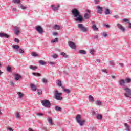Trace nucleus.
Segmentation results:
<instances>
[{
    "instance_id": "obj_1",
    "label": "nucleus",
    "mask_w": 131,
    "mask_h": 131,
    "mask_svg": "<svg viewBox=\"0 0 131 131\" xmlns=\"http://www.w3.org/2000/svg\"><path fill=\"white\" fill-rule=\"evenodd\" d=\"M72 14L73 16L74 17L75 21L76 22H79V23H81L82 22V16L80 15V13L78 11V10L76 9H73L72 10Z\"/></svg>"
},
{
    "instance_id": "obj_2",
    "label": "nucleus",
    "mask_w": 131,
    "mask_h": 131,
    "mask_svg": "<svg viewBox=\"0 0 131 131\" xmlns=\"http://www.w3.org/2000/svg\"><path fill=\"white\" fill-rule=\"evenodd\" d=\"M62 95H63V93L59 92L58 90L54 91V98L56 99V100H57L58 101H61L63 100Z\"/></svg>"
},
{
    "instance_id": "obj_3",
    "label": "nucleus",
    "mask_w": 131,
    "mask_h": 131,
    "mask_svg": "<svg viewBox=\"0 0 131 131\" xmlns=\"http://www.w3.org/2000/svg\"><path fill=\"white\" fill-rule=\"evenodd\" d=\"M76 120L78 123L81 126L84 125L85 120L81 119V115L78 114L76 117Z\"/></svg>"
},
{
    "instance_id": "obj_4",
    "label": "nucleus",
    "mask_w": 131,
    "mask_h": 131,
    "mask_svg": "<svg viewBox=\"0 0 131 131\" xmlns=\"http://www.w3.org/2000/svg\"><path fill=\"white\" fill-rule=\"evenodd\" d=\"M77 26L79 30L82 32H86L87 31H89V29L84 27L82 24H79Z\"/></svg>"
},
{
    "instance_id": "obj_5",
    "label": "nucleus",
    "mask_w": 131,
    "mask_h": 131,
    "mask_svg": "<svg viewBox=\"0 0 131 131\" xmlns=\"http://www.w3.org/2000/svg\"><path fill=\"white\" fill-rule=\"evenodd\" d=\"M125 93H124V96L128 98H131V90L130 89L126 87L124 89Z\"/></svg>"
},
{
    "instance_id": "obj_6",
    "label": "nucleus",
    "mask_w": 131,
    "mask_h": 131,
    "mask_svg": "<svg viewBox=\"0 0 131 131\" xmlns=\"http://www.w3.org/2000/svg\"><path fill=\"white\" fill-rule=\"evenodd\" d=\"M41 104L44 107L50 108L51 107V103L48 100H42Z\"/></svg>"
},
{
    "instance_id": "obj_7",
    "label": "nucleus",
    "mask_w": 131,
    "mask_h": 131,
    "mask_svg": "<svg viewBox=\"0 0 131 131\" xmlns=\"http://www.w3.org/2000/svg\"><path fill=\"white\" fill-rule=\"evenodd\" d=\"M87 13H85L84 15V19H89L90 17H91V11L89 10H86Z\"/></svg>"
},
{
    "instance_id": "obj_8",
    "label": "nucleus",
    "mask_w": 131,
    "mask_h": 131,
    "mask_svg": "<svg viewBox=\"0 0 131 131\" xmlns=\"http://www.w3.org/2000/svg\"><path fill=\"white\" fill-rule=\"evenodd\" d=\"M36 30L38 32V33L41 34L43 32V29L41 28V26H40L36 27Z\"/></svg>"
},
{
    "instance_id": "obj_9",
    "label": "nucleus",
    "mask_w": 131,
    "mask_h": 131,
    "mask_svg": "<svg viewBox=\"0 0 131 131\" xmlns=\"http://www.w3.org/2000/svg\"><path fill=\"white\" fill-rule=\"evenodd\" d=\"M69 47L71 48V49H75L76 45H75V43L72 41H70L69 43Z\"/></svg>"
},
{
    "instance_id": "obj_10",
    "label": "nucleus",
    "mask_w": 131,
    "mask_h": 131,
    "mask_svg": "<svg viewBox=\"0 0 131 131\" xmlns=\"http://www.w3.org/2000/svg\"><path fill=\"white\" fill-rule=\"evenodd\" d=\"M0 37H5L6 38H9V37H10V35L3 33H0Z\"/></svg>"
},
{
    "instance_id": "obj_11",
    "label": "nucleus",
    "mask_w": 131,
    "mask_h": 131,
    "mask_svg": "<svg viewBox=\"0 0 131 131\" xmlns=\"http://www.w3.org/2000/svg\"><path fill=\"white\" fill-rule=\"evenodd\" d=\"M51 8H52V10L54 11H58L59 10V8H60V5H58L57 7H55V5H51Z\"/></svg>"
},
{
    "instance_id": "obj_12",
    "label": "nucleus",
    "mask_w": 131,
    "mask_h": 131,
    "mask_svg": "<svg viewBox=\"0 0 131 131\" xmlns=\"http://www.w3.org/2000/svg\"><path fill=\"white\" fill-rule=\"evenodd\" d=\"M117 26L119 29H120L122 31H125V29L120 24H117Z\"/></svg>"
},
{
    "instance_id": "obj_13",
    "label": "nucleus",
    "mask_w": 131,
    "mask_h": 131,
    "mask_svg": "<svg viewBox=\"0 0 131 131\" xmlns=\"http://www.w3.org/2000/svg\"><path fill=\"white\" fill-rule=\"evenodd\" d=\"M31 89L34 92L36 91V86L34 84H31Z\"/></svg>"
},
{
    "instance_id": "obj_14",
    "label": "nucleus",
    "mask_w": 131,
    "mask_h": 131,
    "mask_svg": "<svg viewBox=\"0 0 131 131\" xmlns=\"http://www.w3.org/2000/svg\"><path fill=\"white\" fill-rule=\"evenodd\" d=\"M124 126L126 127L125 128L126 131H130V127L128 126V124H127V123H125Z\"/></svg>"
},
{
    "instance_id": "obj_15",
    "label": "nucleus",
    "mask_w": 131,
    "mask_h": 131,
    "mask_svg": "<svg viewBox=\"0 0 131 131\" xmlns=\"http://www.w3.org/2000/svg\"><path fill=\"white\" fill-rule=\"evenodd\" d=\"M18 7H19V8L21 9L22 10H26V8H27V6H24L23 4H19Z\"/></svg>"
},
{
    "instance_id": "obj_16",
    "label": "nucleus",
    "mask_w": 131,
    "mask_h": 131,
    "mask_svg": "<svg viewBox=\"0 0 131 131\" xmlns=\"http://www.w3.org/2000/svg\"><path fill=\"white\" fill-rule=\"evenodd\" d=\"M22 77L20 75L16 74L15 75V80H19L20 78Z\"/></svg>"
},
{
    "instance_id": "obj_17",
    "label": "nucleus",
    "mask_w": 131,
    "mask_h": 131,
    "mask_svg": "<svg viewBox=\"0 0 131 131\" xmlns=\"http://www.w3.org/2000/svg\"><path fill=\"white\" fill-rule=\"evenodd\" d=\"M96 118H97V119H99V120H101V119L103 118V116H102L101 114H97Z\"/></svg>"
},
{
    "instance_id": "obj_18",
    "label": "nucleus",
    "mask_w": 131,
    "mask_h": 131,
    "mask_svg": "<svg viewBox=\"0 0 131 131\" xmlns=\"http://www.w3.org/2000/svg\"><path fill=\"white\" fill-rule=\"evenodd\" d=\"M92 27L94 31H98V30H99V29L97 27L96 25H94Z\"/></svg>"
},
{
    "instance_id": "obj_19",
    "label": "nucleus",
    "mask_w": 131,
    "mask_h": 131,
    "mask_svg": "<svg viewBox=\"0 0 131 131\" xmlns=\"http://www.w3.org/2000/svg\"><path fill=\"white\" fill-rule=\"evenodd\" d=\"M48 122L50 124V125H53V120H52V118H48Z\"/></svg>"
},
{
    "instance_id": "obj_20",
    "label": "nucleus",
    "mask_w": 131,
    "mask_h": 131,
    "mask_svg": "<svg viewBox=\"0 0 131 131\" xmlns=\"http://www.w3.org/2000/svg\"><path fill=\"white\" fill-rule=\"evenodd\" d=\"M125 83V80H121L120 81V85L123 86V85H124Z\"/></svg>"
},
{
    "instance_id": "obj_21",
    "label": "nucleus",
    "mask_w": 131,
    "mask_h": 131,
    "mask_svg": "<svg viewBox=\"0 0 131 131\" xmlns=\"http://www.w3.org/2000/svg\"><path fill=\"white\" fill-rule=\"evenodd\" d=\"M29 68L30 69H32V70H35V69H37V67L36 66H29Z\"/></svg>"
},
{
    "instance_id": "obj_22",
    "label": "nucleus",
    "mask_w": 131,
    "mask_h": 131,
    "mask_svg": "<svg viewBox=\"0 0 131 131\" xmlns=\"http://www.w3.org/2000/svg\"><path fill=\"white\" fill-rule=\"evenodd\" d=\"M60 55H61V56H63V57H64V58H68L69 57V56L67 55L64 52H61L60 53Z\"/></svg>"
},
{
    "instance_id": "obj_23",
    "label": "nucleus",
    "mask_w": 131,
    "mask_h": 131,
    "mask_svg": "<svg viewBox=\"0 0 131 131\" xmlns=\"http://www.w3.org/2000/svg\"><path fill=\"white\" fill-rule=\"evenodd\" d=\"M60 28H61V27L58 25H55L54 26V29H56V30H60Z\"/></svg>"
},
{
    "instance_id": "obj_24",
    "label": "nucleus",
    "mask_w": 131,
    "mask_h": 131,
    "mask_svg": "<svg viewBox=\"0 0 131 131\" xmlns=\"http://www.w3.org/2000/svg\"><path fill=\"white\" fill-rule=\"evenodd\" d=\"M89 99L90 102H94V97L92 95H89Z\"/></svg>"
},
{
    "instance_id": "obj_25",
    "label": "nucleus",
    "mask_w": 131,
    "mask_h": 131,
    "mask_svg": "<svg viewBox=\"0 0 131 131\" xmlns=\"http://www.w3.org/2000/svg\"><path fill=\"white\" fill-rule=\"evenodd\" d=\"M39 64H40L41 65H42V66H43V65H46V64H47V62H46L45 61H43V60H40L39 61Z\"/></svg>"
},
{
    "instance_id": "obj_26",
    "label": "nucleus",
    "mask_w": 131,
    "mask_h": 131,
    "mask_svg": "<svg viewBox=\"0 0 131 131\" xmlns=\"http://www.w3.org/2000/svg\"><path fill=\"white\" fill-rule=\"evenodd\" d=\"M12 48L15 50H18L20 48V46L18 45H13Z\"/></svg>"
},
{
    "instance_id": "obj_27",
    "label": "nucleus",
    "mask_w": 131,
    "mask_h": 131,
    "mask_svg": "<svg viewBox=\"0 0 131 131\" xmlns=\"http://www.w3.org/2000/svg\"><path fill=\"white\" fill-rule=\"evenodd\" d=\"M51 57L54 59H57V58H58V55L55 53H53V55H51Z\"/></svg>"
},
{
    "instance_id": "obj_28",
    "label": "nucleus",
    "mask_w": 131,
    "mask_h": 131,
    "mask_svg": "<svg viewBox=\"0 0 131 131\" xmlns=\"http://www.w3.org/2000/svg\"><path fill=\"white\" fill-rule=\"evenodd\" d=\"M79 53L83 54V55H85V54H86V52L84 50H79Z\"/></svg>"
},
{
    "instance_id": "obj_29",
    "label": "nucleus",
    "mask_w": 131,
    "mask_h": 131,
    "mask_svg": "<svg viewBox=\"0 0 131 131\" xmlns=\"http://www.w3.org/2000/svg\"><path fill=\"white\" fill-rule=\"evenodd\" d=\"M96 104L98 106H101V105H102V102H101L100 100H97L96 101Z\"/></svg>"
},
{
    "instance_id": "obj_30",
    "label": "nucleus",
    "mask_w": 131,
    "mask_h": 131,
    "mask_svg": "<svg viewBox=\"0 0 131 131\" xmlns=\"http://www.w3.org/2000/svg\"><path fill=\"white\" fill-rule=\"evenodd\" d=\"M131 81V79L129 78H127L125 80V82H126L127 83H129Z\"/></svg>"
},
{
    "instance_id": "obj_31",
    "label": "nucleus",
    "mask_w": 131,
    "mask_h": 131,
    "mask_svg": "<svg viewBox=\"0 0 131 131\" xmlns=\"http://www.w3.org/2000/svg\"><path fill=\"white\" fill-rule=\"evenodd\" d=\"M14 33H15V34H16V35H19V34H20L19 30H14Z\"/></svg>"
},
{
    "instance_id": "obj_32",
    "label": "nucleus",
    "mask_w": 131,
    "mask_h": 131,
    "mask_svg": "<svg viewBox=\"0 0 131 131\" xmlns=\"http://www.w3.org/2000/svg\"><path fill=\"white\" fill-rule=\"evenodd\" d=\"M55 110L56 111H62V108L59 106H56Z\"/></svg>"
},
{
    "instance_id": "obj_33",
    "label": "nucleus",
    "mask_w": 131,
    "mask_h": 131,
    "mask_svg": "<svg viewBox=\"0 0 131 131\" xmlns=\"http://www.w3.org/2000/svg\"><path fill=\"white\" fill-rule=\"evenodd\" d=\"M110 14V10L108 9H106L105 10V14L109 15Z\"/></svg>"
},
{
    "instance_id": "obj_34",
    "label": "nucleus",
    "mask_w": 131,
    "mask_h": 131,
    "mask_svg": "<svg viewBox=\"0 0 131 131\" xmlns=\"http://www.w3.org/2000/svg\"><path fill=\"white\" fill-rule=\"evenodd\" d=\"M32 56H33V57H38V54H37L35 52H32L31 53Z\"/></svg>"
},
{
    "instance_id": "obj_35",
    "label": "nucleus",
    "mask_w": 131,
    "mask_h": 131,
    "mask_svg": "<svg viewBox=\"0 0 131 131\" xmlns=\"http://www.w3.org/2000/svg\"><path fill=\"white\" fill-rule=\"evenodd\" d=\"M13 3L14 4H20L21 0H13Z\"/></svg>"
},
{
    "instance_id": "obj_36",
    "label": "nucleus",
    "mask_w": 131,
    "mask_h": 131,
    "mask_svg": "<svg viewBox=\"0 0 131 131\" xmlns=\"http://www.w3.org/2000/svg\"><path fill=\"white\" fill-rule=\"evenodd\" d=\"M58 41V38H55L54 40H51V43H54V42H57Z\"/></svg>"
},
{
    "instance_id": "obj_37",
    "label": "nucleus",
    "mask_w": 131,
    "mask_h": 131,
    "mask_svg": "<svg viewBox=\"0 0 131 131\" xmlns=\"http://www.w3.org/2000/svg\"><path fill=\"white\" fill-rule=\"evenodd\" d=\"M58 86L61 87L63 89V86H62V81H58V83H57Z\"/></svg>"
},
{
    "instance_id": "obj_38",
    "label": "nucleus",
    "mask_w": 131,
    "mask_h": 131,
    "mask_svg": "<svg viewBox=\"0 0 131 131\" xmlns=\"http://www.w3.org/2000/svg\"><path fill=\"white\" fill-rule=\"evenodd\" d=\"M63 92H66V93H67V94H70V92H71V91H70V90H69V89H64V90H63Z\"/></svg>"
},
{
    "instance_id": "obj_39",
    "label": "nucleus",
    "mask_w": 131,
    "mask_h": 131,
    "mask_svg": "<svg viewBox=\"0 0 131 131\" xmlns=\"http://www.w3.org/2000/svg\"><path fill=\"white\" fill-rule=\"evenodd\" d=\"M41 81H42V82H43L44 83H47V82H48V80H47V79L46 78H42L41 79Z\"/></svg>"
},
{
    "instance_id": "obj_40",
    "label": "nucleus",
    "mask_w": 131,
    "mask_h": 131,
    "mask_svg": "<svg viewBox=\"0 0 131 131\" xmlns=\"http://www.w3.org/2000/svg\"><path fill=\"white\" fill-rule=\"evenodd\" d=\"M41 94H42V91L41 90V89H38V94L41 95Z\"/></svg>"
},
{
    "instance_id": "obj_41",
    "label": "nucleus",
    "mask_w": 131,
    "mask_h": 131,
    "mask_svg": "<svg viewBox=\"0 0 131 131\" xmlns=\"http://www.w3.org/2000/svg\"><path fill=\"white\" fill-rule=\"evenodd\" d=\"M17 94L18 95L19 98H22L23 97V94L21 92H18Z\"/></svg>"
},
{
    "instance_id": "obj_42",
    "label": "nucleus",
    "mask_w": 131,
    "mask_h": 131,
    "mask_svg": "<svg viewBox=\"0 0 131 131\" xmlns=\"http://www.w3.org/2000/svg\"><path fill=\"white\" fill-rule=\"evenodd\" d=\"M33 74L36 76H40V74L38 73H33Z\"/></svg>"
},
{
    "instance_id": "obj_43",
    "label": "nucleus",
    "mask_w": 131,
    "mask_h": 131,
    "mask_svg": "<svg viewBox=\"0 0 131 131\" xmlns=\"http://www.w3.org/2000/svg\"><path fill=\"white\" fill-rule=\"evenodd\" d=\"M11 69H12V68H11V67L8 66L7 68V71H8V72H10V71H11Z\"/></svg>"
},
{
    "instance_id": "obj_44",
    "label": "nucleus",
    "mask_w": 131,
    "mask_h": 131,
    "mask_svg": "<svg viewBox=\"0 0 131 131\" xmlns=\"http://www.w3.org/2000/svg\"><path fill=\"white\" fill-rule=\"evenodd\" d=\"M102 35L104 36V37H106V36H107L108 34L107 33L105 32H103L102 33Z\"/></svg>"
},
{
    "instance_id": "obj_45",
    "label": "nucleus",
    "mask_w": 131,
    "mask_h": 131,
    "mask_svg": "<svg viewBox=\"0 0 131 131\" xmlns=\"http://www.w3.org/2000/svg\"><path fill=\"white\" fill-rule=\"evenodd\" d=\"M98 11H103V8L100 6H97Z\"/></svg>"
},
{
    "instance_id": "obj_46",
    "label": "nucleus",
    "mask_w": 131,
    "mask_h": 131,
    "mask_svg": "<svg viewBox=\"0 0 131 131\" xmlns=\"http://www.w3.org/2000/svg\"><path fill=\"white\" fill-rule=\"evenodd\" d=\"M94 52H95V50L94 49H91L90 50V53L91 54V55H93L94 54Z\"/></svg>"
},
{
    "instance_id": "obj_47",
    "label": "nucleus",
    "mask_w": 131,
    "mask_h": 131,
    "mask_svg": "<svg viewBox=\"0 0 131 131\" xmlns=\"http://www.w3.org/2000/svg\"><path fill=\"white\" fill-rule=\"evenodd\" d=\"M14 41L15 42H17V43H19V42H20V40L17 38H15L14 39Z\"/></svg>"
},
{
    "instance_id": "obj_48",
    "label": "nucleus",
    "mask_w": 131,
    "mask_h": 131,
    "mask_svg": "<svg viewBox=\"0 0 131 131\" xmlns=\"http://www.w3.org/2000/svg\"><path fill=\"white\" fill-rule=\"evenodd\" d=\"M36 115H37V116H43V114L39 113L37 114Z\"/></svg>"
},
{
    "instance_id": "obj_49",
    "label": "nucleus",
    "mask_w": 131,
    "mask_h": 131,
    "mask_svg": "<svg viewBox=\"0 0 131 131\" xmlns=\"http://www.w3.org/2000/svg\"><path fill=\"white\" fill-rule=\"evenodd\" d=\"M19 53H21V54H23V53H24V50L22 49H20L19 50Z\"/></svg>"
},
{
    "instance_id": "obj_50",
    "label": "nucleus",
    "mask_w": 131,
    "mask_h": 131,
    "mask_svg": "<svg viewBox=\"0 0 131 131\" xmlns=\"http://www.w3.org/2000/svg\"><path fill=\"white\" fill-rule=\"evenodd\" d=\"M98 37H99V36H98V35H96L95 36H94V39H98Z\"/></svg>"
},
{
    "instance_id": "obj_51",
    "label": "nucleus",
    "mask_w": 131,
    "mask_h": 131,
    "mask_svg": "<svg viewBox=\"0 0 131 131\" xmlns=\"http://www.w3.org/2000/svg\"><path fill=\"white\" fill-rule=\"evenodd\" d=\"M50 65H55V62H49Z\"/></svg>"
},
{
    "instance_id": "obj_52",
    "label": "nucleus",
    "mask_w": 131,
    "mask_h": 131,
    "mask_svg": "<svg viewBox=\"0 0 131 131\" xmlns=\"http://www.w3.org/2000/svg\"><path fill=\"white\" fill-rule=\"evenodd\" d=\"M124 22H128V19H126V18H124L123 19Z\"/></svg>"
},
{
    "instance_id": "obj_53",
    "label": "nucleus",
    "mask_w": 131,
    "mask_h": 131,
    "mask_svg": "<svg viewBox=\"0 0 131 131\" xmlns=\"http://www.w3.org/2000/svg\"><path fill=\"white\" fill-rule=\"evenodd\" d=\"M7 129L10 131H13V128H7Z\"/></svg>"
},
{
    "instance_id": "obj_54",
    "label": "nucleus",
    "mask_w": 131,
    "mask_h": 131,
    "mask_svg": "<svg viewBox=\"0 0 131 131\" xmlns=\"http://www.w3.org/2000/svg\"><path fill=\"white\" fill-rule=\"evenodd\" d=\"M128 23L129 24L128 28H131V23L130 22H128Z\"/></svg>"
},
{
    "instance_id": "obj_55",
    "label": "nucleus",
    "mask_w": 131,
    "mask_h": 131,
    "mask_svg": "<svg viewBox=\"0 0 131 131\" xmlns=\"http://www.w3.org/2000/svg\"><path fill=\"white\" fill-rule=\"evenodd\" d=\"M16 117H17V118H20V115L19 114V113H17V115H16Z\"/></svg>"
},
{
    "instance_id": "obj_56",
    "label": "nucleus",
    "mask_w": 131,
    "mask_h": 131,
    "mask_svg": "<svg viewBox=\"0 0 131 131\" xmlns=\"http://www.w3.org/2000/svg\"><path fill=\"white\" fill-rule=\"evenodd\" d=\"M102 12H103V10H98V13H99V14H102Z\"/></svg>"
},
{
    "instance_id": "obj_57",
    "label": "nucleus",
    "mask_w": 131,
    "mask_h": 131,
    "mask_svg": "<svg viewBox=\"0 0 131 131\" xmlns=\"http://www.w3.org/2000/svg\"><path fill=\"white\" fill-rule=\"evenodd\" d=\"M12 11H14V12H17L18 11L16 8H13L12 9Z\"/></svg>"
},
{
    "instance_id": "obj_58",
    "label": "nucleus",
    "mask_w": 131,
    "mask_h": 131,
    "mask_svg": "<svg viewBox=\"0 0 131 131\" xmlns=\"http://www.w3.org/2000/svg\"><path fill=\"white\" fill-rule=\"evenodd\" d=\"M101 71L102 72H106V73H107V70H101Z\"/></svg>"
},
{
    "instance_id": "obj_59",
    "label": "nucleus",
    "mask_w": 131,
    "mask_h": 131,
    "mask_svg": "<svg viewBox=\"0 0 131 131\" xmlns=\"http://www.w3.org/2000/svg\"><path fill=\"white\" fill-rule=\"evenodd\" d=\"M95 4H98L99 0H95Z\"/></svg>"
},
{
    "instance_id": "obj_60",
    "label": "nucleus",
    "mask_w": 131,
    "mask_h": 131,
    "mask_svg": "<svg viewBox=\"0 0 131 131\" xmlns=\"http://www.w3.org/2000/svg\"><path fill=\"white\" fill-rule=\"evenodd\" d=\"M53 35H54V36L58 35V33H57V32H54V33H53Z\"/></svg>"
},
{
    "instance_id": "obj_61",
    "label": "nucleus",
    "mask_w": 131,
    "mask_h": 131,
    "mask_svg": "<svg viewBox=\"0 0 131 131\" xmlns=\"http://www.w3.org/2000/svg\"><path fill=\"white\" fill-rule=\"evenodd\" d=\"M114 18H115V19H118V15L115 16Z\"/></svg>"
},
{
    "instance_id": "obj_62",
    "label": "nucleus",
    "mask_w": 131,
    "mask_h": 131,
    "mask_svg": "<svg viewBox=\"0 0 131 131\" xmlns=\"http://www.w3.org/2000/svg\"><path fill=\"white\" fill-rule=\"evenodd\" d=\"M10 85H14V83L12 81L10 82Z\"/></svg>"
},
{
    "instance_id": "obj_63",
    "label": "nucleus",
    "mask_w": 131,
    "mask_h": 131,
    "mask_svg": "<svg viewBox=\"0 0 131 131\" xmlns=\"http://www.w3.org/2000/svg\"><path fill=\"white\" fill-rule=\"evenodd\" d=\"M105 26L106 27H107V28H109V27H110V26H109V25H106Z\"/></svg>"
},
{
    "instance_id": "obj_64",
    "label": "nucleus",
    "mask_w": 131,
    "mask_h": 131,
    "mask_svg": "<svg viewBox=\"0 0 131 131\" xmlns=\"http://www.w3.org/2000/svg\"><path fill=\"white\" fill-rule=\"evenodd\" d=\"M120 66H123V63H119Z\"/></svg>"
}]
</instances>
